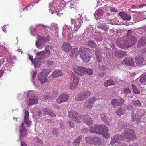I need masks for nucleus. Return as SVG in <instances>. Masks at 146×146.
Returning a JSON list of instances; mask_svg holds the SVG:
<instances>
[{
	"mask_svg": "<svg viewBox=\"0 0 146 146\" xmlns=\"http://www.w3.org/2000/svg\"><path fill=\"white\" fill-rule=\"evenodd\" d=\"M108 131V129L104 125L96 124L91 126L90 130V132L102 134L106 138H109L110 136Z\"/></svg>",
	"mask_w": 146,
	"mask_h": 146,
	"instance_id": "nucleus-1",
	"label": "nucleus"
},
{
	"mask_svg": "<svg viewBox=\"0 0 146 146\" xmlns=\"http://www.w3.org/2000/svg\"><path fill=\"white\" fill-rule=\"evenodd\" d=\"M78 48H73L70 54V57H76L77 56V53L78 52L80 55V57L84 62H89L90 60L91 57L88 53V49L87 48L80 49L78 51Z\"/></svg>",
	"mask_w": 146,
	"mask_h": 146,
	"instance_id": "nucleus-2",
	"label": "nucleus"
},
{
	"mask_svg": "<svg viewBox=\"0 0 146 146\" xmlns=\"http://www.w3.org/2000/svg\"><path fill=\"white\" fill-rule=\"evenodd\" d=\"M82 23L83 21L81 18H77L75 19L73 23L75 29H73L72 31L70 27L68 26L66 24H65L64 26V31L63 33V35H64L65 34V35H66L67 36L70 34L72 31V32H75L77 31V30L81 26Z\"/></svg>",
	"mask_w": 146,
	"mask_h": 146,
	"instance_id": "nucleus-3",
	"label": "nucleus"
},
{
	"mask_svg": "<svg viewBox=\"0 0 146 146\" xmlns=\"http://www.w3.org/2000/svg\"><path fill=\"white\" fill-rule=\"evenodd\" d=\"M131 42L128 40L123 41L118 39L116 42L117 46L122 48H126L133 45L137 41L136 39L134 37L131 38Z\"/></svg>",
	"mask_w": 146,
	"mask_h": 146,
	"instance_id": "nucleus-4",
	"label": "nucleus"
},
{
	"mask_svg": "<svg viewBox=\"0 0 146 146\" xmlns=\"http://www.w3.org/2000/svg\"><path fill=\"white\" fill-rule=\"evenodd\" d=\"M145 113L144 110H143L139 109L137 110L135 113L133 114L132 115V119L134 121L139 122L141 119H144L145 116L144 113Z\"/></svg>",
	"mask_w": 146,
	"mask_h": 146,
	"instance_id": "nucleus-5",
	"label": "nucleus"
},
{
	"mask_svg": "<svg viewBox=\"0 0 146 146\" xmlns=\"http://www.w3.org/2000/svg\"><path fill=\"white\" fill-rule=\"evenodd\" d=\"M48 74L49 72L46 69L43 70L40 73L38 74V78L40 83L43 84L47 81V77Z\"/></svg>",
	"mask_w": 146,
	"mask_h": 146,
	"instance_id": "nucleus-6",
	"label": "nucleus"
},
{
	"mask_svg": "<svg viewBox=\"0 0 146 146\" xmlns=\"http://www.w3.org/2000/svg\"><path fill=\"white\" fill-rule=\"evenodd\" d=\"M85 139L88 143L98 145H101V139L97 137L88 136L86 137Z\"/></svg>",
	"mask_w": 146,
	"mask_h": 146,
	"instance_id": "nucleus-7",
	"label": "nucleus"
},
{
	"mask_svg": "<svg viewBox=\"0 0 146 146\" xmlns=\"http://www.w3.org/2000/svg\"><path fill=\"white\" fill-rule=\"evenodd\" d=\"M121 135L123 137V139H131L134 141L136 139L135 133L133 130H130L127 132L121 133Z\"/></svg>",
	"mask_w": 146,
	"mask_h": 146,
	"instance_id": "nucleus-8",
	"label": "nucleus"
},
{
	"mask_svg": "<svg viewBox=\"0 0 146 146\" xmlns=\"http://www.w3.org/2000/svg\"><path fill=\"white\" fill-rule=\"evenodd\" d=\"M71 76L70 87L71 89L73 90L77 88L78 86L79 79L78 76L76 75L72 74Z\"/></svg>",
	"mask_w": 146,
	"mask_h": 146,
	"instance_id": "nucleus-9",
	"label": "nucleus"
},
{
	"mask_svg": "<svg viewBox=\"0 0 146 146\" xmlns=\"http://www.w3.org/2000/svg\"><path fill=\"white\" fill-rule=\"evenodd\" d=\"M69 118L72 121H75L76 123L80 122L79 118L80 116V115L78 113L73 111H71L68 113Z\"/></svg>",
	"mask_w": 146,
	"mask_h": 146,
	"instance_id": "nucleus-10",
	"label": "nucleus"
},
{
	"mask_svg": "<svg viewBox=\"0 0 146 146\" xmlns=\"http://www.w3.org/2000/svg\"><path fill=\"white\" fill-rule=\"evenodd\" d=\"M124 139L123 137L121 135H116L112 137L111 139L110 144L111 145H114L119 143H121Z\"/></svg>",
	"mask_w": 146,
	"mask_h": 146,
	"instance_id": "nucleus-11",
	"label": "nucleus"
},
{
	"mask_svg": "<svg viewBox=\"0 0 146 146\" xmlns=\"http://www.w3.org/2000/svg\"><path fill=\"white\" fill-rule=\"evenodd\" d=\"M91 93L89 91H86L79 94L76 98V100L78 101H82L89 96Z\"/></svg>",
	"mask_w": 146,
	"mask_h": 146,
	"instance_id": "nucleus-12",
	"label": "nucleus"
},
{
	"mask_svg": "<svg viewBox=\"0 0 146 146\" xmlns=\"http://www.w3.org/2000/svg\"><path fill=\"white\" fill-rule=\"evenodd\" d=\"M31 92H29L28 94V96L30 97V95L32 98H29V103L28 106H30L33 105L35 104L38 103V98L36 96L33 97L31 95Z\"/></svg>",
	"mask_w": 146,
	"mask_h": 146,
	"instance_id": "nucleus-13",
	"label": "nucleus"
},
{
	"mask_svg": "<svg viewBox=\"0 0 146 146\" xmlns=\"http://www.w3.org/2000/svg\"><path fill=\"white\" fill-rule=\"evenodd\" d=\"M68 99V96L66 94H63L60 95L56 99V102L58 104H61L67 101Z\"/></svg>",
	"mask_w": 146,
	"mask_h": 146,
	"instance_id": "nucleus-14",
	"label": "nucleus"
},
{
	"mask_svg": "<svg viewBox=\"0 0 146 146\" xmlns=\"http://www.w3.org/2000/svg\"><path fill=\"white\" fill-rule=\"evenodd\" d=\"M124 101L123 98H119L118 100L114 99L112 100L111 103L113 106L115 108L117 106H121L124 103Z\"/></svg>",
	"mask_w": 146,
	"mask_h": 146,
	"instance_id": "nucleus-15",
	"label": "nucleus"
},
{
	"mask_svg": "<svg viewBox=\"0 0 146 146\" xmlns=\"http://www.w3.org/2000/svg\"><path fill=\"white\" fill-rule=\"evenodd\" d=\"M96 100V98L94 97L90 98L86 101L85 106L88 109H90L92 108L94 105V102Z\"/></svg>",
	"mask_w": 146,
	"mask_h": 146,
	"instance_id": "nucleus-16",
	"label": "nucleus"
},
{
	"mask_svg": "<svg viewBox=\"0 0 146 146\" xmlns=\"http://www.w3.org/2000/svg\"><path fill=\"white\" fill-rule=\"evenodd\" d=\"M122 64L128 66L133 65L134 62L133 58H126L122 61Z\"/></svg>",
	"mask_w": 146,
	"mask_h": 146,
	"instance_id": "nucleus-17",
	"label": "nucleus"
},
{
	"mask_svg": "<svg viewBox=\"0 0 146 146\" xmlns=\"http://www.w3.org/2000/svg\"><path fill=\"white\" fill-rule=\"evenodd\" d=\"M24 122L27 126L29 127L31 125L32 122L29 118V112L28 111H26V110H24Z\"/></svg>",
	"mask_w": 146,
	"mask_h": 146,
	"instance_id": "nucleus-18",
	"label": "nucleus"
},
{
	"mask_svg": "<svg viewBox=\"0 0 146 146\" xmlns=\"http://www.w3.org/2000/svg\"><path fill=\"white\" fill-rule=\"evenodd\" d=\"M85 68L84 67L78 66L76 68H74V72L77 74L80 75H83L85 73Z\"/></svg>",
	"mask_w": 146,
	"mask_h": 146,
	"instance_id": "nucleus-19",
	"label": "nucleus"
},
{
	"mask_svg": "<svg viewBox=\"0 0 146 146\" xmlns=\"http://www.w3.org/2000/svg\"><path fill=\"white\" fill-rule=\"evenodd\" d=\"M62 48L63 51L68 52L72 49V46L69 43H64L63 44Z\"/></svg>",
	"mask_w": 146,
	"mask_h": 146,
	"instance_id": "nucleus-20",
	"label": "nucleus"
},
{
	"mask_svg": "<svg viewBox=\"0 0 146 146\" xmlns=\"http://www.w3.org/2000/svg\"><path fill=\"white\" fill-rule=\"evenodd\" d=\"M119 15L124 20L129 21L131 18V17L130 15L124 12H120L119 13Z\"/></svg>",
	"mask_w": 146,
	"mask_h": 146,
	"instance_id": "nucleus-21",
	"label": "nucleus"
},
{
	"mask_svg": "<svg viewBox=\"0 0 146 146\" xmlns=\"http://www.w3.org/2000/svg\"><path fill=\"white\" fill-rule=\"evenodd\" d=\"M83 121L85 124L88 126H91L93 123L92 118L86 115H84L83 116Z\"/></svg>",
	"mask_w": 146,
	"mask_h": 146,
	"instance_id": "nucleus-22",
	"label": "nucleus"
},
{
	"mask_svg": "<svg viewBox=\"0 0 146 146\" xmlns=\"http://www.w3.org/2000/svg\"><path fill=\"white\" fill-rule=\"evenodd\" d=\"M23 125L24 123H22L19 129L21 136L23 137H25L27 134V131Z\"/></svg>",
	"mask_w": 146,
	"mask_h": 146,
	"instance_id": "nucleus-23",
	"label": "nucleus"
},
{
	"mask_svg": "<svg viewBox=\"0 0 146 146\" xmlns=\"http://www.w3.org/2000/svg\"><path fill=\"white\" fill-rule=\"evenodd\" d=\"M48 56L46 54L44 51L38 52L36 54V56L35 58L39 59L46 58Z\"/></svg>",
	"mask_w": 146,
	"mask_h": 146,
	"instance_id": "nucleus-24",
	"label": "nucleus"
},
{
	"mask_svg": "<svg viewBox=\"0 0 146 146\" xmlns=\"http://www.w3.org/2000/svg\"><path fill=\"white\" fill-rule=\"evenodd\" d=\"M126 52L123 51H117L115 52V56L118 58H122L126 56Z\"/></svg>",
	"mask_w": 146,
	"mask_h": 146,
	"instance_id": "nucleus-25",
	"label": "nucleus"
},
{
	"mask_svg": "<svg viewBox=\"0 0 146 146\" xmlns=\"http://www.w3.org/2000/svg\"><path fill=\"white\" fill-rule=\"evenodd\" d=\"M38 39L39 40H40L41 42L44 44V43L49 42L50 40V38L49 36H48L47 37H44L38 35Z\"/></svg>",
	"mask_w": 146,
	"mask_h": 146,
	"instance_id": "nucleus-26",
	"label": "nucleus"
},
{
	"mask_svg": "<svg viewBox=\"0 0 146 146\" xmlns=\"http://www.w3.org/2000/svg\"><path fill=\"white\" fill-rule=\"evenodd\" d=\"M116 83L111 79L107 80L104 82V85L106 87L108 86L115 85Z\"/></svg>",
	"mask_w": 146,
	"mask_h": 146,
	"instance_id": "nucleus-27",
	"label": "nucleus"
},
{
	"mask_svg": "<svg viewBox=\"0 0 146 146\" xmlns=\"http://www.w3.org/2000/svg\"><path fill=\"white\" fill-rule=\"evenodd\" d=\"M35 68H38L40 65V60L37 58H35L34 59V61L32 62Z\"/></svg>",
	"mask_w": 146,
	"mask_h": 146,
	"instance_id": "nucleus-28",
	"label": "nucleus"
},
{
	"mask_svg": "<svg viewBox=\"0 0 146 146\" xmlns=\"http://www.w3.org/2000/svg\"><path fill=\"white\" fill-rule=\"evenodd\" d=\"M45 44L40 41L38 40V41L36 43V46L38 49H41L44 46Z\"/></svg>",
	"mask_w": 146,
	"mask_h": 146,
	"instance_id": "nucleus-29",
	"label": "nucleus"
},
{
	"mask_svg": "<svg viewBox=\"0 0 146 146\" xmlns=\"http://www.w3.org/2000/svg\"><path fill=\"white\" fill-rule=\"evenodd\" d=\"M62 73L60 70H58L54 72L52 74V76L54 77L60 76L62 75Z\"/></svg>",
	"mask_w": 146,
	"mask_h": 146,
	"instance_id": "nucleus-30",
	"label": "nucleus"
},
{
	"mask_svg": "<svg viewBox=\"0 0 146 146\" xmlns=\"http://www.w3.org/2000/svg\"><path fill=\"white\" fill-rule=\"evenodd\" d=\"M82 136L81 135L79 136L77 139L74 140L73 142V144L75 145H79L80 142V140L82 139Z\"/></svg>",
	"mask_w": 146,
	"mask_h": 146,
	"instance_id": "nucleus-31",
	"label": "nucleus"
},
{
	"mask_svg": "<svg viewBox=\"0 0 146 146\" xmlns=\"http://www.w3.org/2000/svg\"><path fill=\"white\" fill-rule=\"evenodd\" d=\"M136 60L137 63L138 64L142 63L144 60V58L140 55H138L136 57Z\"/></svg>",
	"mask_w": 146,
	"mask_h": 146,
	"instance_id": "nucleus-32",
	"label": "nucleus"
},
{
	"mask_svg": "<svg viewBox=\"0 0 146 146\" xmlns=\"http://www.w3.org/2000/svg\"><path fill=\"white\" fill-rule=\"evenodd\" d=\"M118 124L120 127L122 128H125L128 125V124L127 123H126L122 121H119Z\"/></svg>",
	"mask_w": 146,
	"mask_h": 146,
	"instance_id": "nucleus-33",
	"label": "nucleus"
},
{
	"mask_svg": "<svg viewBox=\"0 0 146 146\" xmlns=\"http://www.w3.org/2000/svg\"><path fill=\"white\" fill-rule=\"evenodd\" d=\"M94 27H92V25H90L87 28L85 31V32H87L88 33H92L94 31Z\"/></svg>",
	"mask_w": 146,
	"mask_h": 146,
	"instance_id": "nucleus-34",
	"label": "nucleus"
},
{
	"mask_svg": "<svg viewBox=\"0 0 146 146\" xmlns=\"http://www.w3.org/2000/svg\"><path fill=\"white\" fill-rule=\"evenodd\" d=\"M103 11L101 9H99L97 11H96V12L94 14V16L96 18V16H97L98 17L102 16L103 13Z\"/></svg>",
	"mask_w": 146,
	"mask_h": 146,
	"instance_id": "nucleus-35",
	"label": "nucleus"
},
{
	"mask_svg": "<svg viewBox=\"0 0 146 146\" xmlns=\"http://www.w3.org/2000/svg\"><path fill=\"white\" fill-rule=\"evenodd\" d=\"M125 110L123 109L122 108H119V109L117 110L116 112L118 116H120L124 114L125 113Z\"/></svg>",
	"mask_w": 146,
	"mask_h": 146,
	"instance_id": "nucleus-36",
	"label": "nucleus"
},
{
	"mask_svg": "<svg viewBox=\"0 0 146 146\" xmlns=\"http://www.w3.org/2000/svg\"><path fill=\"white\" fill-rule=\"evenodd\" d=\"M132 31L131 30H129L127 31L126 36L127 37V40H128V41L130 42H131V38L132 37H134V36H131V35L132 33Z\"/></svg>",
	"mask_w": 146,
	"mask_h": 146,
	"instance_id": "nucleus-37",
	"label": "nucleus"
},
{
	"mask_svg": "<svg viewBox=\"0 0 146 146\" xmlns=\"http://www.w3.org/2000/svg\"><path fill=\"white\" fill-rule=\"evenodd\" d=\"M100 117L101 119L104 121L107 124V125H109L110 124L108 123H106V122H107V116L104 113H102L100 114Z\"/></svg>",
	"mask_w": 146,
	"mask_h": 146,
	"instance_id": "nucleus-38",
	"label": "nucleus"
},
{
	"mask_svg": "<svg viewBox=\"0 0 146 146\" xmlns=\"http://www.w3.org/2000/svg\"><path fill=\"white\" fill-rule=\"evenodd\" d=\"M146 40L145 38H141L139 40V44L142 46H144L146 44Z\"/></svg>",
	"mask_w": 146,
	"mask_h": 146,
	"instance_id": "nucleus-39",
	"label": "nucleus"
},
{
	"mask_svg": "<svg viewBox=\"0 0 146 146\" xmlns=\"http://www.w3.org/2000/svg\"><path fill=\"white\" fill-rule=\"evenodd\" d=\"M51 48L49 45H47L45 48V51L44 52L46 53V54L49 57V55L50 54V50Z\"/></svg>",
	"mask_w": 146,
	"mask_h": 146,
	"instance_id": "nucleus-40",
	"label": "nucleus"
},
{
	"mask_svg": "<svg viewBox=\"0 0 146 146\" xmlns=\"http://www.w3.org/2000/svg\"><path fill=\"white\" fill-rule=\"evenodd\" d=\"M88 45L92 48L95 47L96 44L92 40H90L88 43Z\"/></svg>",
	"mask_w": 146,
	"mask_h": 146,
	"instance_id": "nucleus-41",
	"label": "nucleus"
},
{
	"mask_svg": "<svg viewBox=\"0 0 146 146\" xmlns=\"http://www.w3.org/2000/svg\"><path fill=\"white\" fill-rule=\"evenodd\" d=\"M132 104L136 106L140 107L141 106V103L138 100L133 101Z\"/></svg>",
	"mask_w": 146,
	"mask_h": 146,
	"instance_id": "nucleus-42",
	"label": "nucleus"
},
{
	"mask_svg": "<svg viewBox=\"0 0 146 146\" xmlns=\"http://www.w3.org/2000/svg\"><path fill=\"white\" fill-rule=\"evenodd\" d=\"M132 87L134 93L137 94H140V92L139 90L136 87L135 85H132Z\"/></svg>",
	"mask_w": 146,
	"mask_h": 146,
	"instance_id": "nucleus-43",
	"label": "nucleus"
},
{
	"mask_svg": "<svg viewBox=\"0 0 146 146\" xmlns=\"http://www.w3.org/2000/svg\"><path fill=\"white\" fill-rule=\"evenodd\" d=\"M140 82L141 83L146 82V74L143 75L140 79Z\"/></svg>",
	"mask_w": 146,
	"mask_h": 146,
	"instance_id": "nucleus-44",
	"label": "nucleus"
},
{
	"mask_svg": "<svg viewBox=\"0 0 146 146\" xmlns=\"http://www.w3.org/2000/svg\"><path fill=\"white\" fill-rule=\"evenodd\" d=\"M50 110L45 108H43L42 110V113L44 114H49L50 112Z\"/></svg>",
	"mask_w": 146,
	"mask_h": 146,
	"instance_id": "nucleus-45",
	"label": "nucleus"
},
{
	"mask_svg": "<svg viewBox=\"0 0 146 146\" xmlns=\"http://www.w3.org/2000/svg\"><path fill=\"white\" fill-rule=\"evenodd\" d=\"M32 73L33 74V75H32L33 81V82L34 84L36 86V84L35 83V82L34 80H35V78L36 77V76L37 73H36V72H34V71H32Z\"/></svg>",
	"mask_w": 146,
	"mask_h": 146,
	"instance_id": "nucleus-46",
	"label": "nucleus"
},
{
	"mask_svg": "<svg viewBox=\"0 0 146 146\" xmlns=\"http://www.w3.org/2000/svg\"><path fill=\"white\" fill-rule=\"evenodd\" d=\"M15 58L13 57L9 58L7 60V62L11 64L14 62L13 60Z\"/></svg>",
	"mask_w": 146,
	"mask_h": 146,
	"instance_id": "nucleus-47",
	"label": "nucleus"
},
{
	"mask_svg": "<svg viewBox=\"0 0 146 146\" xmlns=\"http://www.w3.org/2000/svg\"><path fill=\"white\" fill-rule=\"evenodd\" d=\"M85 72H86V73L89 75H91L93 73V70L90 69H86L85 68Z\"/></svg>",
	"mask_w": 146,
	"mask_h": 146,
	"instance_id": "nucleus-48",
	"label": "nucleus"
},
{
	"mask_svg": "<svg viewBox=\"0 0 146 146\" xmlns=\"http://www.w3.org/2000/svg\"><path fill=\"white\" fill-rule=\"evenodd\" d=\"M52 134L54 135H58L59 134V132L56 129H53L52 131Z\"/></svg>",
	"mask_w": 146,
	"mask_h": 146,
	"instance_id": "nucleus-49",
	"label": "nucleus"
},
{
	"mask_svg": "<svg viewBox=\"0 0 146 146\" xmlns=\"http://www.w3.org/2000/svg\"><path fill=\"white\" fill-rule=\"evenodd\" d=\"M124 93L126 95L128 93H130V90L129 88H125L124 89Z\"/></svg>",
	"mask_w": 146,
	"mask_h": 146,
	"instance_id": "nucleus-50",
	"label": "nucleus"
},
{
	"mask_svg": "<svg viewBox=\"0 0 146 146\" xmlns=\"http://www.w3.org/2000/svg\"><path fill=\"white\" fill-rule=\"evenodd\" d=\"M5 51H3L0 52V57H6V52Z\"/></svg>",
	"mask_w": 146,
	"mask_h": 146,
	"instance_id": "nucleus-51",
	"label": "nucleus"
},
{
	"mask_svg": "<svg viewBox=\"0 0 146 146\" xmlns=\"http://www.w3.org/2000/svg\"><path fill=\"white\" fill-rule=\"evenodd\" d=\"M33 5H30L29 6L26 7H25V8L23 9V11L25 10V11H27V10H30L31 8V7H33Z\"/></svg>",
	"mask_w": 146,
	"mask_h": 146,
	"instance_id": "nucleus-52",
	"label": "nucleus"
},
{
	"mask_svg": "<svg viewBox=\"0 0 146 146\" xmlns=\"http://www.w3.org/2000/svg\"><path fill=\"white\" fill-rule=\"evenodd\" d=\"M97 61L99 62H100L101 61V55L100 54H97Z\"/></svg>",
	"mask_w": 146,
	"mask_h": 146,
	"instance_id": "nucleus-53",
	"label": "nucleus"
},
{
	"mask_svg": "<svg viewBox=\"0 0 146 146\" xmlns=\"http://www.w3.org/2000/svg\"><path fill=\"white\" fill-rule=\"evenodd\" d=\"M49 115L52 117H54L56 116V114L51 110H50Z\"/></svg>",
	"mask_w": 146,
	"mask_h": 146,
	"instance_id": "nucleus-54",
	"label": "nucleus"
},
{
	"mask_svg": "<svg viewBox=\"0 0 146 146\" xmlns=\"http://www.w3.org/2000/svg\"><path fill=\"white\" fill-rule=\"evenodd\" d=\"M110 11L111 12H116L117 11V9L114 7L111 8Z\"/></svg>",
	"mask_w": 146,
	"mask_h": 146,
	"instance_id": "nucleus-55",
	"label": "nucleus"
},
{
	"mask_svg": "<svg viewBox=\"0 0 146 146\" xmlns=\"http://www.w3.org/2000/svg\"><path fill=\"white\" fill-rule=\"evenodd\" d=\"M102 29H104V30H105V31H107L109 29V27L107 26L106 25H103V26L102 27Z\"/></svg>",
	"mask_w": 146,
	"mask_h": 146,
	"instance_id": "nucleus-56",
	"label": "nucleus"
},
{
	"mask_svg": "<svg viewBox=\"0 0 146 146\" xmlns=\"http://www.w3.org/2000/svg\"><path fill=\"white\" fill-rule=\"evenodd\" d=\"M115 146H126V144L125 143H118L115 145Z\"/></svg>",
	"mask_w": 146,
	"mask_h": 146,
	"instance_id": "nucleus-57",
	"label": "nucleus"
},
{
	"mask_svg": "<svg viewBox=\"0 0 146 146\" xmlns=\"http://www.w3.org/2000/svg\"><path fill=\"white\" fill-rule=\"evenodd\" d=\"M103 26V24H100L99 23H98V25H97V27L99 29H101L102 28V27Z\"/></svg>",
	"mask_w": 146,
	"mask_h": 146,
	"instance_id": "nucleus-58",
	"label": "nucleus"
},
{
	"mask_svg": "<svg viewBox=\"0 0 146 146\" xmlns=\"http://www.w3.org/2000/svg\"><path fill=\"white\" fill-rule=\"evenodd\" d=\"M6 58V57H3L2 59H1V60L0 61V63H1V64H3L4 62L5 61V59Z\"/></svg>",
	"mask_w": 146,
	"mask_h": 146,
	"instance_id": "nucleus-59",
	"label": "nucleus"
},
{
	"mask_svg": "<svg viewBox=\"0 0 146 146\" xmlns=\"http://www.w3.org/2000/svg\"><path fill=\"white\" fill-rule=\"evenodd\" d=\"M53 62L52 61L48 60L47 62V64L48 66L52 65L53 64Z\"/></svg>",
	"mask_w": 146,
	"mask_h": 146,
	"instance_id": "nucleus-60",
	"label": "nucleus"
},
{
	"mask_svg": "<svg viewBox=\"0 0 146 146\" xmlns=\"http://www.w3.org/2000/svg\"><path fill=\"white\" fill-rule=\"evenodd\" d=\"M68 122L69 123L70 126L72 128L74 127V124H73V123H72L70 121H68Z\"/></svg>",
	"mask_w": 146,
	"mask_h": 146,
	"instance_id": "nucleus-61",
	"label": "nucleus"
},
{
	"mask_svg": "<svg viewBox=\"0 0 146 146\" xmlns=\"http://www.w3.org/2000/svg\"><path fill=\"white\" fill-rule=\"evenodd\" d=\"M127 108L128 110H130L133 108V106L131 105H128L127 106Z\"/></svg>",
	"mask_w": 146,
	"mask_h": 146,
	"instance_id": "nucleus-62",
	"label": "nucleus"
},
{
	"mask_svg": "<svg viewBox=\"0 0 146 146\" xmlns=\"http://www.w3.org/2000/svg\"><path fill=\"white\" fill-rule=\"evenodd\" d=\"M144 6H146V4H142L139 6H138V7L139 8H141L143 7Z\"/></svg>",
	"mask_w": 146,
	"mask_h": 146,
	"instance_id": "nucleus-63",
	"label": "nucleus"
},
{
	"mask_svg": "<svg viewBox=\"0 0 146 146\" xmlns=\"http://www.w3.org/2000/svg\"><path fill=\"white\" fill-rule=\"evenodd\" d=\"M21 146H27L26 143L24 142H21Z\"/></svg>",
	"mask_w": 146,
	"mask_h": 146,
	"instance_id": "nucleus-64",
	"label": "nucleus"
}]
</instances>
